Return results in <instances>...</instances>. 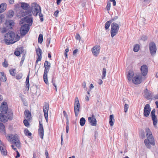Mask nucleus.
<instances>
[{
  "instance_id": "40",
  "label": "nucleus",
  "mask_w": 158,
  "mask_h": 158,
  "mask_svg": "<svg viewBox=\"0 0 158 158\" xmlns=\"http://www.w3.org/2000/svg\"><path fill=\"white\" fill-rule=\"evenodd\" d=\"M106 69L105 68L103 69L102 79H104L106 77Z\"/></svg>"
},
{
  "instance_id": "59",
  "label": "nucleus",
  "mask_w": 158,
  "mask_h": 158,
  "mask_svg": "<svg viewBox=\"0 0 158 158\" xmlns=\"http://www.w3.org/2000/svg\"><path fill=\"white\" fill-rule=\"evenodd\" d=\"M78 51V49H76L74 50L73 52V55H75Z\"/></svg>"
},
{
  "instance_id": "32",
  "label": "nucleus",
  "mask_w": 158,
  "mask_h": 158,
  "mask_svg": "<svg viewBox=\"0 0 158 158\" xmlns=\"http://www.w3.org/2000/svg\"><path fill=\"white\" fill-rule=\"evenodd\" d=\"M21 6L24 10H27L29 6V5L27 3L22 2L21 4Z\"/></svg>"
},
{
  "instance_id": "49",
  "label": "nucleus",
  "mask_w": 158,
  "mask_h": 158,
  "mask_svg": "<svg viewBox=\"0 0 158 158\" xmlns=\"http://www.w3.org/2000/svg\"><path fill=\"white\" fill-rule=\"evenodd\" d=\"M141 39L143 41H145L147 40V37L145 35H143L142 36Z\"/></svg>"
},
{
  "instance_id": "55",
  "label": "nucleus",
  "mask_w": 158,
  "mask_h": 158,
  "mask_svg": "<svg viewBox=\"0 0 158 158\" xmlns=\"http://www.w3.org/2000/svg\"><path fill=\"white\" fill-rule=\"evenodd\" d=\"M16 151L17 153V155L15 157L16 158H17L19 157L20 156V155L19 153L17 150H16Z\"/></svg>"
},
{
  "instance_id": "11",
  "label": "nucleus",
  "mask_w": 158,
  "mask_h": 158,
  "mask_svg": "<svg viewBox=\"0 0 158 158\" xmlns=\"http://www.w3.org/2000/svg\"><path fill=\"white\" fill-rule=\"evenodd\" d=\"M101 47L99 45H96L92 49L91 51L93 55L97 57L99 55L100 50Z\"/></svg>"
},
{
  "instance_id": "9",
  "label": "nucleus",
  "mask_w": 158,
  "mask_h": 158,
  "mask_svg": "<svg viewBox=\"0 0 158 158\" xmlns=\"http://www.w3.org/2000/svg\"><path fill=\"white\" fill-rule=\"evenodd\" d=\"M145 79V77H142L140 75H136L134 77L132 80L133 83L135 84H140L143 80Z\"/></svg>"
},
{
  "instance_id": "26",
  "label": "nucleus",
  "mask_w": 158,
  "mask_h": 158,
  "mask_svg": "<svg viewBox=\"0 0 158 158\" xmlns=\"http://www.w3.org/2000/svg\"><path fill=\"white\" fill-rule=\"evenodd\" d=\"M6 4L5 3H3L0 5V13L3 12L6 9Z\"/></svg>"
},
{
  "instance_id": "8",
  "label": "nucleus",
  "mask_w": 158,
  "mask_h": 158,
  "mask_svg": "<svg viewBox=\"0 0 158 158\" xmlns=\"http://www.w3.org/2000/svg\"><path fill=\"white\" fill-rule=\"evenodd\" d=\"M80 105L78 99L77 97H76L75 99V103L74 104V111L76 117L78 116L79 112L80 111Z\"/></svg>"
},
{
  "instance_id": "23",
  "label": "nucleus",
  "mask_w": 158,
  "mask_h": 158,
  "mask_svg": "<svg viewBox=\"0 0 158 158\" xmlns=\"http://www.w3.org/2000/svg\"><path fill=\"white\" fill-rule=\"evenodd\" d=\"M134 72L132 70H129L127 73V77L129 82H131L134 77Z\"/></svg>"
},
{
  "instance_id": "21",
  "label": "nucleus",
  "mask_w": 158,
  "mask_h": 158,
  "mask_svg": "<svg viewBox=\"0 0 158 158\" xmlns=\"http://www.w3.org/2000/svg\"><path fill=\"white\" fill-rule=\"evenodd\" d=\"M1 110L2 113H6L8 111L7 104L6 102H3L1 106Z\"/></svg>"
},
{
  "instance_id": "43",
  "label": "nucleus",
  "mask_w": 158,
  "mask_h": 158,
  "mask_svg": "<svg viewBox=\"0 0 158 158\" xmlns=\"http://www.w3.org/2000/svg\"><path fill=\"white\" fill-rule=\"evenodd\" d=\"M111 6V3L110 2H108L107 5H106V10L108 12L110 10V8Z\"/></svg>"
},
{
  "instance_id": "24",
  "label": "nucleus",
  "mask_w": 158,
  "mask_h": 158,
  "mask_svg": "<svg viewBox=\"0 0 158 158\" xmlns=\"http://www.w3.org/2000/svg\"><path fill=\"white\" fill-rule=\"evenodd\" d=\"M5 113L6 114V116L7 120H11L13 118V115L12 111L8 110Z\"/></svg>"
},
{
  "instance_id": "36",
  "label": "nucleus",
  "mask_w": 158,
  "mask_h": 158,
  "mask_svg": "<svg viewBox=\"0 0 158 158\" xmlns=\"http://www.w3.org/2000/svg\"><path fill=\"white\" fill-rule=\"evenodd\" d=\"M14 24V22L12 20H9L7 21L6 23V25L7 27L8 26H13Z\"/></svg>"
},
{
  "instance_id": "4",
  "label": "nucleus",
  "mask_w": 158,
  "mask_h": 158,
  "mask_svg": "<svg viewBox=\"0 0 158 158\" xmlns=\"http://www.w3.org/2000/svg\"><path fill=\"white\" fill-rule=\"evenodd\" d=\"M6 136L7 139L11 143H14L15 146L18 148L21 147V144L17 135L7 134Z\"/></svg>"
},
{
  "instance_id": "64",
  "label": "nucleus",
  "mask_w": 158,
  "mask_h": 158,
  "mask_svg": "<svg viewBox=\"0 0 158 158\" xmlns=\"http://www.w3.org/2000/svg\"><path fill=\"white\" fill-rule=\"evenodd\" d=\"M11 146L12 148L14 150L16 151V150H17L16 148H15V146L13 145H11Z\"/></svg>"
},
{
  "instance_id": "6",
  "label": "nucleus",
  "mask_w": 158,
  "mask_h": 158,
  "mask_svg": "<svg viewBox=\"0 0 158 158\" xmlns=\"http://www.w3.org/2000/svg\"><path fill=\"white\" fill-rule=\"evenodd\" d=\"M111 36L112 38H113L118 33L120 25L114 22L111 24Z\"/></svg>"
},
{
  "instance_id": "41",
  "label": "nucleus",
  "mask_w": 158,
  "mask_h": 158,
  "mask_svg": "<svg viewBox=\"0 0 158 158\" xmlns=\"http://www.w3.org/2000/svg\"><path fill=\"white\" fill-rule=\"evenodd\" d=\"M24 132L25 135H26L31 136V133L30 132L29 130L27 129H25Z\"/></svg>"
},
{
  "instance_id": "51",
  "label": "nucleus",
  "mask_w": 158,
  "mask_h": 158,
  "mask_svg": "<svg viewBox=\"0 0 158 158\" xmlns=\"http://www.w3.org/2000/svg\"><path fill=\"white\" fill-rule=\"evenodd\" d=\"M7 31V29L5 27H3L2 28L1 31L2 33H4Z\"/></svg>"
},
{
  "instance_id": "37",
  "label": "nucleus",
  "mask_w": 158,
  "mask_h": 158,
  "mask_svg": "<svg viewBox=\"0 0 158 158\" xmlns=\"http://www.w3.org/2000/svg\"><path fill=\"white\" fill-rule=\"evenodd\" d=\"M43 41V35L42 34H40L39 35L38 38V42L40 44L42 43Z\"/></svg>"
},
{
  "instance_id": "61",
  "label": "nucleus",
  "mask_w": 158,
  "mask_h": 158,
  "mask_svg": "<svg viewBox=\"0 0 158 158\" xmlns=\"http://www.w3.org/2000/svg\"><path fill=\"white\" fill-rule=\"evenodd\" d=\"M69 130V126L68 125H67L66 126V132L67 133H68Z\"/></svg>"
},
{
  "instance_id": "60",
  "label": "nucleus",
  "mask_w": 158,
  "mask_h": 158,
  "mask_svg": "<svg viewBox=\"0 0 158 158\" xmlns=\"http://www.w3.org/2000/svg\"><path fill=\"white\" fill-rule=\"evenodd\" d=\"M110 2H113V5L114 6H115L116 5V2L115 0H112Z\"/></svg>"
},
{
  "instance_id": "20",
  "label": "nucleus",
  "mask_w": 158,
  "mask_h": 158,
  "mask_svg": "<svg viewBox=\"0 0 158 158\" xmlns=\"http://www.w3.org/2000/svg\"><path fill=\"white\" fill-rule=\"evenodd\" d=\"M31 14V12L30 10H27L24 11L23 10H20L17 14L18 16L20 18L24 16L28 15V14Z\"/></svg>"
},
{
  "instance_id": "42",
  "label": "nucleus",
  "mask_w": 158,
  "mask_h": 158,
  "mask_svg": "<svg viewBox=\"0 0 158 158\" xmlns=\"http://www.w3.org/2000/svg\"><path fill=\"white\" fill-rule=\"evenodd\" d=\"M1 13H0V22L2 23L5 18V15Z\"/></svg>"
},
{
  "instance_id": "25",
  "label": "nucleus",
  "mask_w": 158,
  "mask_h": 158,
  "mask_svg": "<svg viewBox=\"0 0 158 158\" xmlns=\"http://www.w3.org/2000/svg\"><path fill=\"white\" fill-rule=\"evenodd\" d=\"M7 80L6 77L3 72L0 73V81L5 82Z\"/></svg>"
},
{
  "instance_id": "10",
  "label": "nucleus",
  "mask_w": 158,
  "mask_h": 158,
  "mask_svg": "<svg viewBox=\"0 0 158 158\" xmlns=\"http://www.w3.org/2000/svg\"><path fill=\"white\" fill-rule=\"evenodd\" d=\"M149 48L151 55L152 56H155L156 53L157 49L156 44L154 42H152L149 44Z\"/></svg>"
},
{
  "instance_id": "15",
  "label": "nucleus",
  "mask_w": 158,
  "mask_h": 158,
  "mask_svg": "<svg viewBox=\"0 0 158 158\" xmlns=\"http://www.w3.org/2000/svg\"><path fill=\"white\" fill-rule=\"evenodd\" d=\"M38 134L42 139H43L44 135V130L43 125L40 121H39V127L38 129Z\"/></svg>"
},
{
  "instance_id": "63",
  "label": "nucleus",
  "mask_w": 158,
  "mask_h": 158,
  "mask_svg": "<svg viewBox=\"0 0 158 158\" xmlns=\"http://www.w3.org/2000/svg\"><path fill=\"white\" fill-rule=\"evenodd\" d=\"M103 81L101 79H99V80L98 84L101 85L102 84Z\"/></svg>"
},
{
  "instance_id": "38",
  "label": "nucleus",
  "mask_w": 158,
  "mask_h": 158,
  "mask_svg": "<svg viewBox=\"0 0 158 158\" xmlns=\"http://www.w3.org/2000/svg\"><path fill=\"white\" fill-rule=\"evenodd\" d=\"M139 49V45L136 44L135 45L133 48V50L135 52H137Z\"/></svg>"
},
{
  "instance_id": "14",
  "label": "nucleus",
  "mask_w": 158,
  "mask_h": 158,
  "mask_svg": "<svg viewBox=\"0 0 158 158\" xmlns=\"http://www.w3.org/2000/svg\"><path fill=\"white\" fill-rule=\"evenodd\" d=\"M151 108L149 104H147L144 106L143 110V115L145 117H148L150 114Z\"/></svg>"
},
{
  "instance_id": "12",
  "label": "nucleus",
  "mask_w": 158,
  "mask_h": 158,
  "mask_svg": "<svg viewBox=\"0 0 158 158\" xmlns=\"http://www.w3.org/2000/svg\"><path fill=\"white\" fill-rule=\"evenodd\" d=\"M49 106L48 103H45L43 106V111L44 116L47 122H48V113L49 110Z\"/></svg>"
},
{
  "instance_id": "44",
  "label": "nucleus",
  "mask_w": 158,
  "mask_h": 158,
  "mask_svg": "<svg viewBox=\"0 0 158 158\" xmlns=\"http://www.w3.org/2000/svg\"><path fill=\"white\" fill-rule=\"evenodd\" d=\"M15 69H10L9 70L10 73V75H12L13 76H15Z\"/></svg>"
},
{
  "instance_id": "18",
  "label": "nucleus",
  "mask_w": 158,
  "mask_h": 158,
  "mask_svg": "<svg viewBox=\"0 0 158 158\" xmlns=\"http://www.w3.org/2000/svg\"><path fill=\"white\" fill-rule=\"evenodd\" d=\"M155 110L154 109L152 110L151 113V116L153 120V125L155 127L156 126L157 123V120L155 115Z\"/></svg>"
},
{
  "instance_id": "16",
  "label": "nucleus",
  "mask_w": 158,
  "mask_h": 158,
  "mask_svg": "<svg viewBox=\"0 0 158 158\" xmlns=\"http://www.w3.org/2000/svg\"><path fill=\"white\" fill-rule=\"evenodd\" d=\"M0 150L2 155L6 156L7 155V152L6 148L1 140H0Z\"/></svg>"
},
{
  "instance_id": "35",
  "label": "nucleus",
  "mask_w": 158,
  "mask_h": 158,
  "mask_svg": "<svg viewBox=\"0 0 158 158\" xmlns=\"http://www.w3.org/2000/svg\"><path fill=\"white\" fill-rule=\"evenodd\" d=\"M14 14V12L12 10H10L9 11L8 17L9 18H12Z\"/></svg>"
},
{
  "instance_id": "31",
  "label": "nucleus",
  "mask_w": 158,
  "mask_h": 158,
  "mask_svg": "<svg viewBox=\"0 0 158 158\" xmlns=\"http://www.w3.org/2000/svg\"><path fill=\"white\" fill-rule=\"evenodd\" d=\"M22 49H23L21 48H16L14 52L15 55L17 56H19L21 53L20 52Z\"/></svg>"
},
{
  "instance_id": "58",
  "label": "nucleus",
  "mask_w": 158,
  "mask_h": 158,
  "mask_svg": "<svg viewBox=\"0 0 158 158\" xmlns=\"http://www.w3.org/2000/svg\"><path fill=\"white\" fill-rule=\"evenodd\" d=\"M45 155L46 156V158H49L48 156V153L47 150L45 152Z\"/></svg>"
},
{
  "instance_id": "46",
  "label": "nucleus",
  "mask_w": 158,
  "mask_h": 158,
  "mask_svg": "<svg viewBox=\"0 0 158 158\" xmlns=\"http://www.w3.org/2000/svg\"><path fill=\"white\" fill-rule=\"evenodd\" d=\"M23 123L26 127H28L29 125V123L28 121L26 119H25L23 121Z\"/></svg>"
},
{
  "instance_id": "13",
  "label": "nucleus",
  "mask_w": 158,
  "mask_h": 158,
  "mask_svg": "<svg viewBox=\"0 0 158 158\" xmlns=\"http://www.w3.org/2000/svg\"><path fill=\"white\" fill-rule=\"evenodd\" d=\"M29 27L27 24L23 25L21 28L20 31L21 35H25L28 31Z\"/></svg>"
},
{
  "instance_id": "22",
  "label": "nucleus",
  "mask_w": 158,
  "mask_h": 158,
  "mask_svg": "<svg viewBox=\"0 0 158 158\" xmlns=\"http://www.w3.org/2000/svg\"><path fill=\"white\" fill-rule=\"evenodd\" d=\"M36 53L38 56L37 59L36 60V63H37L39 61H40L41 60L42 58V52L40 48H38L36 49Z\"/></svg>"
},
{
  "instance_id": "7",
  "label": "nucleus",
  "mask_w": 158,
  "mask_h": 158,
  "mask_svg": "<svg viewBox=\"0 0 158 158\" xmlns=\"http://www.w3.org/2000/svg\"><path fill=\"white\" fill-rule=\"evenodd\" d=\"M28 15V16L21 19L20 22L22 23H26L28 26H31L32 23L33 19L31 16V14H30Z\"/></svg>"
},
{
  "instance_id": "2",
  "label": "nucleus",
  "mask_w": 158,
  "mask_h": 158,
  "mask_svg": "<svg viewBox=\"0 0 158 158\" xmlns=\"http://www.w3.org/2000/svg\"><path fill=\"white\" fill-rule=\"evenodd\" d=\"M146 133L147 138L145 139L144 143L146 147L149 149L151 148L150 144L153 146L155 145V142L151 131L148 128L146 129Z\"/></svg>"
},
{
  "instance_id": "1",
  "label": "nucleus",
  "mask_w": 158,
  "mask_h": 158,
  "mask_svg": "<svg viewBox=\"0 0 158 158\" xmlns=\"http://www.w3.org/2000/svg\"><path fill=\"white\" fill-rule=\"evenodd\" d=\"M19 39V36L13 31H10L6 34L4 36V41L7 45L13 44Z\"/></svg>"
},
{
  "instance_id": "52",
  "label": "nucleus",
  "mask_w": 158,
  "mask_h": 158,
  "mask_svg": "<svg viewBox=\"0 0 158 158\" xmlns=\"http://www.w3.org/2000/svg\"><path fill=\"white\" fill-rule=\"evenodd\" d=\"M63 114L64 116L66 118L67 120H68V116L66 112L64 110L63 111Z\"/></svg>"
},
{
  "instance_id": "47",
  "label": "nucleus",
  "mask_w": 158,
  "mask_h": 158,
  "mask_svg": "<svg viewBox=\"0 0 158 158\" xmlns=\"http://www.w3.org/2000/svg\"><path fill=\"white\" fill-rule=\"evenodd\" d=\"M118 18V16H115L114 17L111 19L109 20L111 23H112L113 21H115L117 20Z\"/></svg>"
},
{
  "instance_id": "34",
  "label": "nucleus",
  "mask_w": 158,
  "mask_h": 158,
  "mask_svg": "<svg viewBox=\"0 0 158 158\" xmlns=\"http://www.w3.org/2000/svg\"><path fill=\"white\" fill-rule=\"evenodd\" d=\"M5 131V126L3 123H0V132H3Z\"/></svg>"
},
{
  "instance_id": "17",
  "label": "nucleus",
  "mask_w": 158,
  "mask_h": 158,
  "mask_svg": "<svg viewBox=\"0 0 158 158\" xmlns=\"http://www.w3.org/2000/svg\"><path fill=\"white\" fill-rule=\"evenodd\" d=\"M88 119L89 122L91 126H96L97 120L94 114H93L91 117H88Z\"/></svg>"
},
{
  "instance_id": "45",
  "label": "nucleus",
  "mask_w": 158,
  "mask_h": 158,
  "mask_svg": "<svg viewBox=\"0 0 158 158\" xmlns=\"http://www.w3.org/2000/svg\"><path fill=\"white\" fill-rule=\"evenodd\" d=\"M128 107V105L127 104H125L124 106L125 112L126 113L127 112Z\"/></svg>"
},
{
  "instance_id": "30",
  "label": "nucleus",
  "mask_w": 158,
  "mask_h": 158,
  "mask_svg": "<svg viewBox=\"0 0 158 158\" xmlns=\"http://www.w3.org/2000/svg\"><path fill=\"white\" fill-rule=\"evenodd\" d=\"M24 114L27 118L29 120L31 116V112L28 110H26L24 112Z\"/></svg>"
},
{
  "instance_id": "33",
  "label": "nucleus",
  "mask_w": 158,
  "mask_h": 158,
  "mask_svg": "<svg viewBox=\"0 0 158 158\" xmlns=\"http://www.w3.org/2000/svg\"><path fill=\"white\" fill-rule=\"evenodd\" d=\"M85 122V120L83 117L81 118L80 121V123L81 126L84 125Z\"/></svg>"
},
{
  "instance_id": "28",
  "label": "nucleus",
  "mask_w": 158,
  "mask_h": 158,
  "mask_svg": "<svg viewBox=\"0 0 158 158\" xmlns=\"http://www.w3.org/2000/svg\"><path fill=\"white\" fill-rule=\"evenodd\" d=\"M115 121L114 116L113 114L110 115V116L109 123L110 126H113L114 123Z\"/></svg>"
},
{
  "instance_id": "27",
  "label": "nucleus",
  "mask_w": 158,
  "mask_h": 158,
  "mask_svg": "<svg viewBox=\"0 0 158 158\" xmlns=\"http://www.w3.org/2000/svg\"><path fill=\"white\" fill-rule=\"evenodd\" d=\"M144 96L145 98L147 99H149L150 97L151 94L150 92L147 89H146L144 91Z\"/></svg>"
},
{
  "instance_id": "53",
  "label": "nucleus",
  "mask_w": 158,
  "mask_h": 158,
  "mask_svg": "<svg viewBox=\"0 0 158 158\" xmlns=\"http://www.w3.org/2000/svg\"><path fill=\"white\" fill-rule=\"evenodd\" d=\"M29 75L28 74L26 78V83H29Z\"/></svg>"
},
{
  "instance_id": "39",
  "label": "nucleus",
  "mask_w": 158,
  "mask_h": 158,
  "mask_svg": "<svg viewBox=\"0 0 158 158\" xmlns=\"http://www.w3.org/2000/svg\"><path fill=\"white\" fill-rule=\"evenodd\" d=\"M111 23L110 21H107L105 24V28L106 30L108 29Z\"/></svg>"
},
{
  "instance_id": "56",
  "label": "nucleus",
  "mask_w": 158,
  "mask_h": 158,
  "mask_svg": "<svg viewBox=\"0 0 158 158\" xmlns=\"http://www.w3.org/2000/svg\"><path fill=\"white\" fill-rule=\"evenodd\" d=\"M81 37L79 34H77L76 35V38L77 40H80Z\"/></svg>"
},
{
  "instance_id": "5",
  "label": "nucleus",
  "mask_w": 158,
  "mask_h": 158,
  "mask_svg": "<svg viewBox=\"0 0 158 158\" xmlns=\"http://www.w3.org/2000/svg\"><path fill=\"white\" fill-rule=\"evenodd\" d=\"M50 63L47 61H46L44 63V67L45 69L43 75L44 80V82L46 84H48V80L47 74L48 73L51 67Z\"/></svg>"
},
{
  "instance_id": "29",
  "label": "nucleus",
  "mask_w": 158,
  "mask_h": 158,
  "mask_svg": "<svg viewBox=\"0 0 158 158\" xmlns=\"http://www.w3.org/2000/svg\"><path fill=\"white\" fill-rule=\"evenodd\" d=\"M0 121L3 122H7V119L6 116H5L2 114L0 113Z\"/></svg>"
},
{
  "instance_id": "57",
  "label": "nucleus",
  "mask_w": 158,
  "mask_h": 158,
  "mask_svg": "<svg viewBox=\"0 0 158 158\" xmlns=\"http://www.w3.org/2000/svg\"><path fill=\"white\" fill-rule=\"evenodd\" d=\"M59 13V11L58 10H57L54 13L55 16L56 17H57V15H58V14Z\"/></svg>"
},
{
  "instance_id": "62",
  "label": "nucleus",
  "mask_w": 158,
  "mask_h": 158,
  "mask_svg": "<svg viewBox=\"0 0 158 158\" xmlns=\"http://www.w3.org/2000/svg\"><path fill=\"white\" fill-rule=\"evenodd\" d=\"M9 2L10 4H13L14 2V0H9Z\"/></svg>"
},
{
  "instance_id": "3",
  "label": "nucleus",
  "mask_w": 158,
  "mask_h": 158,
  "mask_svg": "<svg viewBox=\"0 0 158 158\" xmlns=\"http://www.w3.org/2000/svg\"><path fill=\"white\" fill-rule=\"evenodd\" d=\"M30 10L31 11V14L32 12L35 16H37L39 14L40 21L42 22L43 21V15L41 13V7L37 3H32L31 5V10Z\"/></svg>"
},
{
  "instance_id": "54",
  "label": "nucleus",
  "mask_w": 158,
  "mask_h": 158,
  "mask_svg": "<svg viewBox=\"0 0 158 158\" xmlns=\"http://www.w3.org/2000/svg\"><path fill=\"white\" fill-rule=\"evenodd\" d=\"M52 83L53 85L55 87V88H56V91H57L56 85L55 81H53V80H52Z\"/></svg>"
},
{
  "instance_id": "48",
  "label": "nucleus",
  "mask_w": 158,
  "mask_h": 158,
  "mask_svg": "<svg viewBox=\"0 0 158 158\" xmlns=\"http://www.w3.org/2000/svg\"><path fill=\"white\" fill-rule=\"evenodd\" d=\"M23 75L22 73H20L16 76V78L18 79H20L22 77Z\"/></svg>"
},
{
  "instance_id": "19",
  "label": "nucleus",
  "mask_w": 158,
  "mask_h": 158,
  "mask_svg": "<svg viewBox=\"0 0 158 158\" xmlns=\"http://www.w3.org/2000/svg\"><path fill=\"white\" fill-rule=\"evenodd\" d=\"M140 70L141 74L143 77H145V76L146 75L148 72V68L147 66L146 65H143L141 66L140 68Z\"/></svg>"
},
{
  "instance_id": "50",
  "label": "nucleus",
  "mask_w": 158,
  "mask_h": 158,
  "mask_svg": "<svg viewBox=\"0 0 158 158\" xmlns=\"http://www.w3.org/2000/svg\"><path fill=\"white\" fill-rule=\"evenodd\" d=\"M2 65L5 67H7L8 66V64L7 62L6 61H5L2 64Z\"/></svg>"
}]
</instances>
